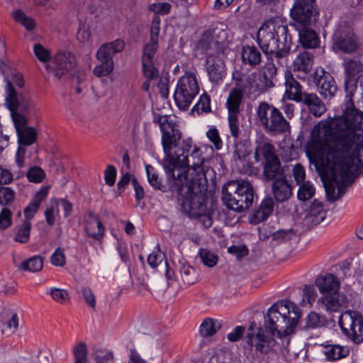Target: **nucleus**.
<instances>
[{"label": "nucleus", "mask_w": 363, "mask_h": 363, "mask_svg": "<svg viewBox=\"0 0 363 363\" xmlns=\"http://www.w3.org/2000/svg\"><path fill=\"white\" fill-rule=\"evenodd\" d=\"M306 153L319 173L328 201H335L354 180L363 167V138L327 133L318 127L311 132Z\"/></svg>", "instance_id": "obj_1"}, {"label": "nucleus", "mask_w": 363, "mask_h": 363, "mask_svg": "<svg viewBox=\"0 0 363 363\" xmlns=\"http://www.w3.org/2000/svg\"><path fill=\"white\" fill-rule=\"evenodd\" d=\"M154 121L160 125L162 133V144L165 155L162 160L163 167L168 174L169 182L175 175L174 171L178 168V174L186 172L184 167H191L196 172L198 181L205 177L201 151L199 147L192 146L191 139L182 140V133L176 125L169 121L167 116H155ZM186 174V173H185ZM187 176V174H186Z\"/></svg>", "instance_id": "obj_2"}, {"label": "nucleus", "mask_w": 363, "mask_h": 363, "mask_svg": "<svg viewBox=\"0 0 363 363\" xmlns=\"http://www.w3.org/2000/svg\"><path fill=\"white\" fill-rule=\"evenodd\" d=\"M345 88L348 101L342 116L328 117L318 122L313 128H325L327 133L342 134L350 137L363 138V113L354 105L352 96L359 81L362 82L363 69H345Z\"/></svg>", "instance_id": "obj_3"}, {"label": "nucleus", "mask_w": 363, "mask_h": 363, "mask_svg": "<svg viewBox=\"0 0 363 363\" xmlns=\"http://www.w3.org/2000/svg\"><path fill=\"white\" fill-rule=\"evenodd\" d=\"M257 40L263 52L270 55L273 68L283 66L291 48L288 28L279 18L265 21L257 32Z\"/></svg>", "instance_id": "obj_4"}, {"label": "nucleus", "mask_w": 363, "mask_h": 363, "mask_svg": "<svg viewBox=\"0 0 363 363\" xmlns=\"http://www.w3.org/2000/svg\"><path fill=\"white\" fill-rule=\"evenodd\" d=\"M301 315V310L294 303L281 301L268 309L264 316V328L272 335L281 338L294 333Z\"/></svg>", "instance_id": "obj_5"}, {"label": "nucleus", "mask_w": 363, "mask_h": 363, "mask_svg": "<svg viewBox=\"0 0 363 363\" xmlns=\"http://www.w3.org/2000/svg\"><path fill=\"white\" fill-rule=\"evenodd\" d=\"M169 189L181 196L182 207L190 216L196 218L208 212L199 182L189 180L185 172L172 175Z\"/></svg>", "instance_id": "obj_6"}, {"label": "nucleus", "mask_w": 363, "mask_h": 363, "mask_svg": "<svg viewBox=\"0 0 363 363\" xmlns=\"http://www.w3.org/2000/svg\"><path fill=\"white\" fill-rule=\"evenodd\" d=\"M254 196L252 184L245 180L230 181L222 189L223 203L228 208L238 212L248 209L252 205Z\"/></svg>", "instance_id": "obj_7"}, {"label": "nucleus", "mask_w": 363, "mask_h": 363, "mask_svg": "<svg viewBox=\"0 0 363 363\" xmlns=\"http://www.w3.org/2000/svg\"><path fill=\"white\" fill-rule=\"evenodd\" d=\"M257 117L266 130L272 135H280L290 130L289 123L279 110L266 103H261L257 111Z\"/></svg>", "instance_id": "obj_8"}, {"label": "nucleus", "mask_w": 363, "mask_h": 363, "mask_svg": "<svg viewBox=\"0 0 363 363\" xmlns=\"http://www.w3.org/2000/svg\"><path fill=\"white\" fill-rule=\"evenodd\" d=\"M199 87L194 73L186 72L177 82L174 99L178 108L187 109L199 94Z\"/></svg>", "instance_id": "obj_9"}, {"label": "nucleus", "mask_w": 363, "mask_h": 363, "mask_svg": "<svg viewBox=\"0 0 363 363\" xmlns=\"http://www.w3.org/2000/svg\"><path fill=\"white\" fill-rule=\"evenodd\" d=\"M255 158L257 162L262 158L264 160L263 174L267 180L277 179L281 172V163L272 145L265 143L258 145L255 151Z\"/></svg>", "instance_id": "obj_10"}, {"label": "nucleus", "mask_w": 363, "mask_h": 363, "mask_svg": "<svg viewBox=\"0 0 363 363\" xmlns=\"http://www.w3.org/2000/svg\"><path fill=\"white\" fill-rule=\"evenodd\" d=\"M342 333L355 343L363 342V315L354 311H347L339 318Z\"/></svg>", "instance_id": "obj_11"}, {"label": "nucleus", "mask_w": 363, "mask_h": 363, "mask_svg": "<svg viewBox=\"0 0 363 363\" xmlns=\"http://www.w3.org/2000/svg\"><path fill=\"white\" fill-rule=\"evenodd\" d=\"M295 72L301 69H294ZM304 74L309 73V82H313L325 98L331 99L337 91L336 83L330 73L325 69H301Z\"/></svg>", "instance_id": "obj_12"}, {"label": "nucleus", "mask_w": 363, "mask_h": 363, "mask_svg": "<svg viewBox=\"0 0 363 363\" xmlns=\"http://www.w3.org/2000/svg\"><path fill=\"white\" fill-rule=\"evenodd\" d=\"M290 16L297 23L309 26L316 21L317 12L314 0H296L291 9Z\"/></svg>", "instance_id": "obj_13"}, {"label": "nucleus", "mask_w": 363, "mask_h": 363, "mask_svg": "<svg viewBox=\"0 0 363 363\" xmlns=\"http://www.w3.org/2000/svg\"><path fill=\"white\" fill-rule=\"evenodd\" d=\"M247 343L254 347L256 351L267 354L274 347L276 341L265 335L261 328H257L256 324L252 323L247 329Z\"/></svg>", "instance_id": "obj_14"}, {"label": "nucleus", "mask_w": 363, "mask_h": 363, "mask_svg": "<svg viewBox=\"0 0 363 363\" xmlns=\"http://www.w3.org/2000/svg\"><path fill=\"white\" fill-rule=\"evenodd\" d=\"M160 19L154 18L150 28V40L143 49L142 64L143 68H154V56L158 46Z\"/></svg>", "instance_id": "obj_15"}, {"label": "nucleus", "mask_w": 363, "mask_h": 363, "mask_svg": "<svg viewBox=\"0 0 363 363\" xmlns=\"http://www.w3.org/2000/svg\"><path fill=\"white\" fill-rule=\"evenodd\" d=\"M124 48V42L119 39L102 45L96 52L99 64L96 68H113V55L122 52Z\"/></svg>", "instance_id": "obj_16"}, {"label": "nucleus", "mask_w": 363, "mask_h": 363, "mask_svg": "<svg viewBox=\"0 0 363 363\" xmlns=\"http://www.w3.org/2000/svg\"><path fill=\"white\" fill-rule=\"evenodd\" d=\"M285 78V93L284 97L296 102L303 101L304 93L302 91L301 85L294 78V74L291 69H286L284 73Z\"/></svg>", "instance_id": "obj_17"}, {"label": "nucleus", "mask_w": 363, "mask_h": 363, "mask_svg": "<svg viewBox=\"0 0 363 363\" xmlns=\"http://www.w3.org/2000/svg\"><path fill=\"white\" fill-rule=\"evenodd\" d=\"M318 302L328 312H337L347 306V296L338 292L325 294Z\"/></svg>", "instance_id": "obj_18"}, {"label": "nucleus", "mask_w": 363, "mask_h": 363, "mask_svg": "<svg viewBox=\"0 0 363 363\" xmlns=\"http://www.w3.org/2000/svg\"><path fill=\"white\" fill-rule=\"evenodd\" d=\"M143 74L147 80L155 82L162 97L168 96L169 77L165 69H143Z\"/></svg>", "instance_id": "obj_19"}, {"label": "nucleus", "mask_w": 363, "mask_h": 363, "mask_svg": "<svg viewBox=\"0 0 363 363\" xmlns=\"http://www.w3.org/2000/svg\"><path fill=\"white\" fill-rule=\"evenodd\" d=\"M272 191L277 202H284L291 197L293 188L285 177H277V179L273 182Z\"/></svg>", "instance_id": "obj_20"}, {"label": "nucleus", "mask_w": 363, "mask_h": 363, "mask_svg": "<svg viewBox=\"0 0 363 363\" xmlns=\"http://www.w3.org/2000/svg\"><path fill=\"white\" fill-rule=\"evenodd\" d=\"M85 230L86 234L95 239L100 240L104 235V227L98 215L89 211L86 217Z\"/></svg>", "instance_id": "obj_21"}, {"label": "nucleus", "mask_w": 363, "mask_h": 363, "mask_svg": "<svg viewBox=\"0 0 363 363\" xmlns=\"http://www.w3.org/2000/svg\"><path fill=\"white\" fill-rule=\"evenodd\" d=\"M274 202L270 197H267L262 201L259 206L250 216V222L258 224L267 220L274 211Z\"/></svg>", "instance_id": "obj_22"}, {"label": "nucleus", "mask_w": 363, "mask_h": 363, "mask_svg": "<svg viewBox=\"0 0 363 363\" xmlns=\"http://www.w3.org/2000/svg\"><path fill=\"white\" fill-rule=\"evenodd\" d=\"M9 95L6 96V103L10 111L18 109L21 111H28L32 107L33 104L30 99L18 96L16 90H12L11 89L9 91Z\"/></svg>", "instance_id": "obj_23"}, {"label": "nucleus", "mask_w": 363, "mask_h": 363, "mask_svg": "<svg viewBox=\"0 0 363 363\" xmlns=\"http://www.w3.org/2000/svg\"><path fill=\"white\" fill-rule=\"evenodd\" d=\"M315 285L320 292L325 295L338 292L340 284L337 277L333 274H326L316 279Z\"/></svg>", "instance_id": "obj_24"}, {"label": "nucleus", "mask_w": 363, "mask_h": 363, "mask_svg": "<svg viewBox=\"0 0 363 363\" xmlns=\"http://www.w3.org/2000/svg\"><path fill=\"white\" fill-rule=\"evenodd\" d=\"M52 61L61 68H75L80 66L76 55L68 50H59L53 56Z\"/></svg>", "instance_id": "obj_25"}, {"label": "nucleus", "mask_w": 363, "mask_h": 363, "mask_svg": "<svg viewBox=\"0 0 363 363\" xmlns=\"http://www.w3.org/2000/svg\"><path fill=\"white\" fill-rule=\"evenodd\" d=\"M48 192V186H45L35 193L33 200L24 209L23 213L26 217L25 220L30 221V220L33 218L35 213L38 211L41 202L47 196Z\"/></svg>", "instance_id": "obj_26"}, {"label": "nucleus", "mask_w": 363, "mask_h": 363, "mask_svg": "<svg viewBox=\"0 0 363 363\" xmlns=\"http://www.w3.org/2000/svg\"><path fill=\"white\" fill-rule=\"evenodd\" d=\"M303 100L301 102L307 106L310 112L315 117L321 116L326 111L324 103L315 94H304Z\"/></svg>", "instance_id": "obj_27"}, {"label": "nucleus", "mask_w": 363, "mask_h": 363, "mask_svg": "<svg viewBox=\"0 0 363 363\" xmlns=\"http://www.w3.org/2000/svg\"><path fill=\"white\" fill-rule=\"evenodd\" d=\"M335 44L339 50L345 52H350L357 48V39L353 33L347 30L342 31L337 38Z\"/></svg>", "instance_id": "obj_28"}, {"label": "nucleus", "mask_w": 363, "mask_h": 363, "mask_svg": "<svg viewBox=\"0 0 363 363\" xmlns=\"http://www.w3.org/2000/svg\"><path fill=\"white\" fill-rule=\"evenodd\" d=\"M299 42L306 48H314L318 45L319 40L315 31L308 26L298 29Z\"/></svg>", "instance_id": "obj_29"}, {"label": "nucleus", "mask_w": 363, "mask_h": 363, "mask_svg": "<svg viewBox=\"0 0 363 363\" xmlns=\"http://www.w3.org/2000/svg\"><path fill=\"white\" fill-rule=\"evenodd\" d=\"M243 98V89L242 88H233L230 90L226 101V106L228 114H238Z\"/></svg>", "instance_id": "obj_30"}, {"label": "nucleus", "mask_w": 363, "mask_h": 363, "mask_svg": "<svg viewBox=\"0 0 363 363\" xmlns=\"http://www.w3.org/2000/svg\"><path fill=\"white\" fill-rule=\"evenodd\" d=\"M49 73L57 79H60L63 76L69 75L71 81L80 84L86 79V74L83 69H48Z\"/></svg>", "instance_id": "obj_31"}, {"label": "nucleus", "mask_w": 363, "mask_h": 363, "mask_svg": "<svg viewBox=\"0 0 363 363\" xmlns=\"http://www.w3.org/2000/svg\"><path fill=\"white\" fill-rule=\"evenodd\" d=\"M11 16L15 22L21 25L28 32H33L36 28L35 19L28 16L22 9L13 10Z\"/></svg>", "instance_id": "obj_32"}, {"label": "nucleus", "mask_w": 363, "mask_h": 363, "mask_svg": "<svg viewBox=\"0 0 363 363\" xmlns=\"http://www.w3.org/2000/svg\"><path fill=\"white\" fill-rule=\"evenodd\" d=\"M6 82V93L9 95V91L10 89L15 90L13 86L16 85L19 88H22L24 86V79L21 73L17 71V69H6L4 72Z\"/></svg>", "instance_id": "obj_33"}, {"label": "nucleus", "mask_w": 363, "mask_h": 363, "mask_svg": "<svg viewBox=\"0 0 363 363\" xmlns=\"http://www.w3.org/2000/svg\"><path fill=\"white\" fill-rule=\"evenodd\" d=\"M221 326L222 324L219 320L207 318L203 320L200 325V335L203 337H211L221 328Z\"/></svg>", "instance_id": "obj_34"}, {"label": "nucleus", "mask_w": 363, "mask_h": 363, "mask_svg": "<svg viewBox=\"0 0 363 363\" xmlns=\"http://www.w3.org/2000/svg\"><path fill=\"white\" fill-rule=\"evenodd\" d=\"M324 353L330 360H338L347 357L349 350L347 347L340 345H328L325 346Z\"/></svg>", "instance_id": "obj_35"}, {"label": "nucleus", "mask_w": 363, "mask_h": 363, "mask_svg": "<svg viewBox=\"0 0 363 363\" xmlns=\"http://www.w3.org/2000/svg\"><path fill=\"white\" fill-rule=\"evenodd\" d=\"M43 267V259L39 255L33 256L22 262L19 266L21 269L33 273L40 272Z\"/></svg>", "instance_id": "obj_36"}, {"label": "nucleus", "mask_w": 363, "mask_h": 363, "mask_svg": "<svg viewBox=\"0 0 363 363\" xmlns=\"http://www.w3.org/2000/svg\"><path fill=\"white\" fill-rule=\"evenodd\" d=\"M19 145H30L37 139V131L34 128L27 126L17 132Z\"/></svg>", "instance_id": "obj_37"}, {"label": "nucleus", "mask_w": 363, "mask_h": 363, "mask_svg": "<svg viewBox=\"0 0 363 363\" xmlns=\"http://www.w3.org/2000/svg\"><path fill=\"white\" fill-rule=\"evenodd\" d=\"M242 58L251 66L257 65L261 60L260 53L254 47L245 46L242 48Z\"/></svg>", "instance_id": "obj_38"}, {"label": "nucleus", "mask_w": 363, "mask_h": 363, "mask_svg": "<svg viewBox=\"0 0 363 363\" xmlns=\"http://www.w3.org/2000/svg\"><path fill=\"white\" fill-rule=\"evenodd\" d=\"M74 363H87L88 350L84 342L77 343L72 348Z\"/></svg>", "instance_id": "obj_39"}, {"label": "nucleus", "mask_w": 363, "mask_h": 363, "mask_svg": "<svg viewBox=\"0 0 363 363\" xmlns=\"http://www.w3.org/2000/svg\"><path fill=\"white\" fill-rule=\"evenodd\" d=\"M314 56L307 51L300 52L294 61L296 68H308L313 65Z\"/></svg>", "instance_id": "obj_40"}, {"label": "nucleus", "mask_w": 363, "mask_h": 363, "mask_svg": "<svg viewBox=\"0 0 363 363\" xmlns=\"http://www.w3.org/2000/svg\"><path fill=\"white\" fill-rule=\"evenodd\" d=\"M327 324L325 316L315 312L310 313L306 318V327L311 328H321Z\"/></svg>", "instance_id": "obj_41"}, {"label": "nucleus", "mask_w": 363, "mask_h": 363, "mask_svg": "<svg viewBox=\"0 0 363 363\" xmlns=\"http://www.w3.org/2000/svg\"><path fill=\"white\" fill-rule=\"evenodd\" d=\"M30 222L24 220L18 230L15 240L21 243H26L30 238Z\"/></svg>", "instance_id": "obj_42"}, {"label": "nucleus", "mask_w": 363, "mask_h": 363, "mask_svg": "<svg viewBox=\"0 0 363 363\" xmlns=\"http://www.w3.org/2000/svg\"><path fill=\"white\" fill-rule=\"evenodd\" d=\"M315 192V187L309 182H303L298 191V198L301 201H306L311 199Z\"/></svg>", "instance_id": "obj_43"}, {"label": "nucleus", "mask_w": 363, "mask_h": 363, "mask_svg": "<svg viewBox=\"0 0 363 363\" xmlns=\"http://www.w3.org/2000/svg\"><path fill=\"white\" fill-rule=\"evenodd\" d=\"M145 170L150 184L155 189L162 190L164 187L158 174L155 172L154 168L149 164L145 166Z\"/></svg>", "instance_id": "obj_44"}, {"label": "nucleus", "mask_w": 363, "mask_h": 363, "mask_svg": "<svg viewBox=\"0 0 363 363\" xmlns=\"http://www.w3.org/2000/svg\"><path fill=\"white\" fill-rule=\"evenodd\" d=\"M250 150L247 143L240 142L235 145L233 157L235 160H245L250 155Z\"/></svg>", "instance_id": "obj_45"}, {"label": "nucleus", "mask_w": 363, "mask_h": 363, "mask_svg": "<svg viewBox=\"0 0 363 363\" xmlns=\"http://www.w3.org/2000/svg\"><path fill=\"white\" fill-rule=\"evenodd\" d=\"M199 255L202 262L207 267H212L218 262V256L207 249H201Z\"/></svg>", "instance_id": "obj_46"}, {"label": "nucleus", "mask_w": 363, "mask_h": 363, "mask_svg": "<svg viewBox=\"0 0 363 363\" xmlns=\"http://www.w3.org/2000/svg\"><path fill=\"white\" fill-rule=\"evenodd\" d=\"M15 196L16 194L11 188L0 185V204H10L13 201Z\"/></svg>", "instance_id": "obj_47"}, {"label": "nucleus", "mask_w": 363, "mask_h": 363, "mask_svg": "<svg viewBox=\"0 0 363 363\" xmlns=\"http://www.w3.org/2000/svg\"><path fill=\"white\" fill-rule=\"evenodd\" d=\"M33 51L36 57L43 62H50L52 59L51 52L41 44H35Z\"/></svg>", "instance_id": "obj_48"}, {"label": "nucleus", "mask_w": 363, "mask_h": 363, "mask_svg": "<svg viewBox=\"0 0 363 363\" xmlns=\"http://www.w3.org/2000/svg\"><path fill=\"white\" fill-rule=\"evenodd\" d=\"M255 79H254L256 86L260 89L271 87L273 86L272 81L268 78L266 72L262 69H259L255 74Z\"/></svg>", "instance_id": "obj_49"}, {"label": "nucleus", "mask_w": 363, "mask_h": 363, "mask_svg": "<svg viewBox=\"0 0 363 363\" xmlns=\"http://www.w3.org/2000/svg\"><path fill=\"white\" fill-rule=\"evenodd\" d=\"M27 178L31 182L39 183L45 178L44 171L39 167H33L27 172Z\"/></svg>", "instance_id": "obj_50"}, {"label": "nucleus", "mask_w": 363, "mask_h": 363, "mask_svg": "<svg viewBox=\"0 0 363 363\" xmlns=\"http://www.w3.org/2000/svg\"><path fill=\"white\" fill-rule=\"evenodd\" d=\"M91 37V30L89 26L81 24L77 34V40L82 43L89 42Z\"/></svg>", "instance_id": "obj_51"}, {"label": "nucleus", "mask_w": 363, "mask_h": 363, "mask_svg": "<svg viewBox=\"0 0 363 363\" xmlns=\"http://www.w3.org/2000/svg\"><path fill=\"white\" fill-rule=\"evenodd\" d=\"M50 294L55 301L62 304L65 303L69 298V293L65 289L53 288L51 289Z\"/></svg>", "instance_id": "obj_52"}, {"label": "nucleus", "mask_w": 363, "mask_h": 363, "mask_svg": "<svg viewBox=\"0 0 363 363\" xmlns=\"http://www.w3.org/2000/svg\"><path fill=\"white\" fill-rule=\"evenodd\" d=\"M11 114L16 132H19L21 130L27 127L26 125L27 121L25 116L23 114H21L16 110L11 111Z\"/></svg>", "instance_id": "obj_53"}, {"label": "nucleus", "mask_w": 363, "mask_h": 363, "mask_svg": "<svg viewBox=\"0 0 363 363\" xmlns=\"http://www.w3.org/2000/svg\"><path fill=\"white\" fill-rule=\"evenodd\" d=\"M294 234L292 229H281L272 233V238L274 240L283 242L291 239Z\"/></svg>", "instance_id": "obj_54"}, {"label": "nucleus", "mask_w": 363, "mask_h": 363, "mask_svg": "<svg viewBox=\"0 0 363 363\" xmlns=\"http://www.w3.org/2000/svg\"><path fill=\"white\" fill-rule=\"evenodd\" d=\"M182 278L184 283L190 285L195 282L196 271L195 269L189 266L183 267L181 271Z\"/></svg>", "instance_id": "obj_55"}, {"label": "nucleus", "mask_w": 363, "mask_h": 363, "mask_svg": "<svg viewBox=\"0 0 363 363\" xmlns=\"http://www.w3.org/2000/svg\"><path fill=\"white\" fill-rule=\"evenodd\" d=\"M309 214L323 220L325 216V212L322 203L315 200L311 205Z\"/></svg>", "instance_id": "obj_56"}, {"label": "nucleus", "mask_w": 363, "mask_h": 363, "mask_svg": "<svg viewBox=\"0 0 363 363\" xmlns=\"http://www.w3.org/2000/svg\"><path fill=\"white\" fill-rule=\"evenodd\" d=\"M50 262L55 266L63 267L66 262L64 250L60 247L57 248L50 257Z\"/></svg>", "instance_id": "obj_57"}, {"label": "nucleus", "mask_w": 363, "mask_h": 363, "mask_svg": "<svg viewBox=\"0 0 363 363\" xmlns=\"http://www.w3.org/2000/svg\"><path fill=\"white\" fill-rule=\"evenodd\" d=\"M19 325V320L16 313H13L11 319L5 323L6 328L2 330L3 333L13 334L14 333Z\"/></svg>", "instance_id": "obj_58"}, {"label": "nucleus", "mask_w": 363, "mask_h": 363, "mask_svg": "<svg viewBox=\"0 0 363 363\" xmlns=\"http://www.w3.org/2000/svg\"><path fill=\"white\" fill-rule=\"evenodd\" d=\"M11 211L4 208L0 213V228L5 230L11 225Z\"/></svg>", "instance_id": "obj_59"}, {"label": "nucleus", "mask_w": 363, "mask_h": 363, "mask_svg": "<svg viewBox=\"0 0 363 363\" xmlns=\"http://www.w3.org/2000/svg\"><path fill=\"white\" fill-rule=\"evenodd\" d=\"M206 135L210 141L214 145L216 150L221 149L223 146V142L216 128L209 129L206 133Z\"/></svg>", "instance_id": "obj_60"}, {"label": "nucleus", "mask_w": 363, "mask_h": 363, "mask_svg": "<svg viewBox=\"0 0 363 363\" xmlns=\"http://www.w3.org/2000/svg\"><path fill=\"white\" fill-rule=\"evenodd\" d=\"M228 123L231 135L234 138H238L240 132L238 114H228Z\"/></svg>", "instance_id": "obj_61"}, {"label": "nucleus", "mask_w": 363, "mask_h": 363, "mask_svg": "<svg viewBox=\"0 0 363 363\" xmlns=\"http://www.w3.org/2000/svg\"><path fill=\"white\" fill-rule=\"evenodd\" d=\"M16 291V283L13 281L0 279V293L13 294Z\"/></svg>", "instance_id": "obj_62"}, {"label": "nucleus", "mask_w": 363, "mask_h": 363, "mask_svg": "<svg viewBox=\"0 0 363 363\" xmlns=\"http://www.w3.org/2000/svg\"><path fill=\"white\" fill-rule=\"evenodd\" d=\"M116 178V169L114 166L108 164L104 171L106 184L110 186H113Z\"/></svg>", "instance_id": "obj_63"}, {"label": "nucleus", "mask_w": 363, "mask_h": 363, "mask_svg": "<svg viewBox=\"0 0 363 363\" xmlns=\"http://www.w3.org/2000/svg\"><path fill=\"white\" fill-rule=\"evenodd\" d=\"M293 177L296 184L301 185L304 182L306 173L303 167L300 164H296L292 169Z\"/></svg>", "instance_id": "obj_64"}]
</instances>
